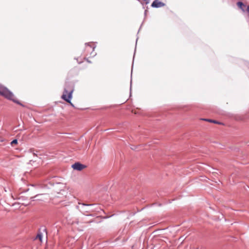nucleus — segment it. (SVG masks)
<instances>
[{
    "mask_svg": "<svg viewBox=\"0 0 249 249\" xmlns=\"http://www.w3.org/2000/svg\"><path fill=\"white\" fill-rule=\"evenodd\" d=\"M73 91V86L69 84H66L64 88L63 93L61 96L62 99L70 103L72 106H73L71 103V99L72 98V93Z\"/></svg>",
    "mask_w": 249,
    "mask_h": 249,
    "instance_id": "nucleus-1",
    "label": "nucleus"
},
{
    "mask_svg": "<svg viewBox=\"0 0 249 249\" xmlns=\"http://www.w3.org/2000/svg\"><path fill=\"white\" fill-rule=\"evenodd\" d=\"M0 95L8 100L13 101L14 103L22 105L15 98L13 93L5 87H0Z\"/></svg>",
    "mask_w": 249,
    "mask_h": 249,
    "instance_id": "nucleus-2",
    "label": "nucleus"
},
{
    "mask_svg": "<svg viewBox=\"0 0 249 249\" xmlns=\"http://www.w3.org/2000/svg\"><path fill=\"white\" fill-rule=\"evenodd\" d=\"M72 168L77 171H81L84 168H85V166L84 164H82L79 162H75L74 164H72L71 166Z\"/></svg>",
    "mask_w": 249,
    "mask_h": 249,
    "instance_id": "nucleus-3",
    "label": "nucleus"
},
{
    "mask_svg": "<svg viewBox=\"0 0 249 249\" xmlns=\"http://www.w3.org/2000/svg\"><path fill=\"white\" fill-rule=\"evenodd\" d=\"M165 3L160 1L159 0H155L151 4V6L154 8H159L165 6Z\"/></svg>",
    "mask_w": 249,
    "mask_h": 249,
    "instance_id": "nucleus-4",
    "label": "nucleus"
},
{
    "mask_svg": "<svg viewBox=\"0 0 249 249\" xmlns=\"http://www.w3.org/2000/svg\"><path fill=\"white\" fill-rule=\"evenodd\" d=\"M47 233V228L45 226H42L39 229L38 232L37 233Z\"/></svg>",
    "mask_w": 249,
    "mask_h": 249,
    "instance_id": "nucleus-5",
    "label": "nucleus"
},
{
    "mask_svg": "<svg viewBox=\"0 0 249 249\" xmlns=\"http://www.w3.org/2000/svg\"><path fill=\"white\" fill-rule=\"evenodd\" d=\"M79 204L82 205V210L84 213H88V212H89V210L84 209V207L85 206H89L92 205V204H84V203H79Z\"/></svg>",
    "mask_w": 249,
    "mask_h": 249,
    "instance_id": "nucleus-6",
    "label": "nucleus"
},
{
    "mask_svg": "<svg viewBox=\"0 0 249 249\" xmlns=\"http://www.w3.org/2000/svg\"><path fill=\"white\" fill-rule=\"evenodd\" d=\"M237 6L241 9L243 11H245V10L243 9V7H245V5L244 4V3L241 1H238L237 3Z\"/></svg>",
    "mask_w": 249,
    "mask_h": 249,
    "instance_id": "nucleus-7",
    "label": "nucleus"
},
{
    "mask_svg": "<svg viewBox=\"0 0 249 249\" xmlns=\"http://www.w3.org/2000/svg\"><path fill=\"white\" fill-rule=\"evenodd\" d=\"M203 120L208 121V122H209L213 123L214 124H220V123H219L215 120H211V119H203Z\"/></svg>",
    "mask_w": 249,
    "mask_h": 249,
    "instance_id": "nucleus-8",
    "label": "nucleus"
},
{
    "mask_svg": "<svg viewBox=\"0 0 249 249\" xmlns=\"http://www.w3.org/2000/svg\"><path fill=\"white\" fill-rule=\"evenodd\" d=\"M35 239H38L42 242V234H37Z\"/></svg>",
    "mask_w": 249,
    "mask_h": 249,
    "instance_id": "nucleus-9",
    "label": "nucleus"
},
{
    "mask_svg": "<svg viewBox=\"0 0 249 249\" xmlns=\"http://www.w3.org/2000/svg\"><path fill=\"white\" fill-rule=\"evenodd\" d=\"M18 143V140L17 139H14L11 142V145H13V144H17Z\"/></svg>",
    "mask_w": 249,
    "mask_h": 249,
    "instance_id": "nucleus-10",
    "label": "nucleus"
},
{
    "mask_svg": "<svg viewBox=\"0 0 249 249\" xmlns=\"http://www.w3.org/2000/svg\"><path fill=\"white\" fill-rule=\"evenodd\" d=\"M86 45H87V47H89L91 49L92 51H94V47H92L89 43H86ZM87 49H88V48H87Z\"/></svg>",
    "mask_w": 249,
    "mask_h": 249,
    "instance_id": "nucleus-11",
    "label": "nucleus"
},
{
    "mask_svg": "<svg viewBox=\"0 0 249 249\" xmlns=\"http://www.w3.org/2000/svg\"><path fill=\"white\" fill-rule=\"evenodd\" d=\"M36 188H41L44 187V186L42 184H37V185H36Z\"/></svg>",
    "mask_w": 249,
    "mask_h": 249,
    "instance_id": "nucleus-12",
    "label": "nucleus"
},
{
    "mask_svg": "<svg viewBox=\"0 0 249 249\" xmlns=\"http://www.w3.org/2000/svg\"><path fill=\"white\" fill-rule=\"evenodd\" d=\"M37 195H36L35 196H34V197H31V199L32 201H34V198L37 196Z\"/></svg>",
    "mask_w": 249,
    "mask_h": 249,
    "instance_id": "nucleus-13",
    "label": "nucleus"
},
{
    "mask_svg": "<svg viewBox=\"0 0 249 249\" xmlns=\"http://www.w3.org/2000/svg\"><path fill=\"white\" fill-rule=\"evenodd\" d=\"M247 11L249 13V5L247 6Z\"/></svg>",
    "mask_w": 249,
    "mask_h": 249,
    "instance_id": "nucleus-14",
    "label": "nucleus"
},
{
    "mask_svg": "<svg viewBox=\"0 0 249 249\" xmlns=\"http://www.w3.org/2000/svg\"><path fill=\"white\" fill-rule=\"evenodd\" d=\"M131 148L132 149H133V150H135V149H136L135 148L134 149V148H133V147H131Z\"/></svg>",
    "mask_w": 249,
    "mask_h": 249,
    "instance_id": "nucleus-15",
    "label": "nucleus"
},
{
    "mask_svg": "<svg viewBox=\"0 0 249 249\" xmlns=\"http://www.w3.org/2000/svg\"><path fill=\"white\" fill-rule=\"evenodd\" d=\"M33 154H34V155H35V156L36 155V156H37L36 155L35 153H33Z\"/></svg>",
    "mask_w": 249,
    "mask_h": 249,
    "instance_id": "nucleus-16",
    "label": "nucleus"
}]
</instances>
